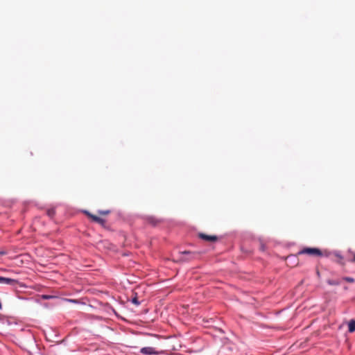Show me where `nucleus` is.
Instances as JSON below:
<instances>
[{
  "label": "nucleus",
  "mask_w": 355,
  "mask_h": 355,
  "mask_svg": "<svg viewBox=\"0 0 355 355\" xmlns=\"http://www.w3.org/2000/svg\"><path fill=\"white\" fill-rule=\"evenodd\" d=\"M334 256L337 258V262L343 264V257L338 252H334Z\"/></svg>",
  "instance_id": "obj_9"
},
{
  "label": "nucleus",
  "mask_w": 355,
  "mask_h": 355,
  "mask_svg": "<svg viewBox=\"0 0 355 355\" xmlns=\"http://www.w3.org/2000/svg\"><path fill=\"white\" fill-rule=\"evenodd\" d=\"M0 254H4V252H0Z\"/></svg>",
  "instance_id": "obj_15"
},
{
  "label": "nucleus",
  "mask_w": 355,
  "mask_h": 355,
  "mask_svg": "<svg viewBox=\"0 0 355 355\" xmlns=\"http://www.w3.org/2000/svg\"><path fill=\"white\" fill-rule=\"evenodd\" d=\"M46 213L49 217L52 218L54 216V215L55 214V211L54 209H49L47 210Z\"/></svg>",
  "instance_id": "obj_11"
},
{
  "label": "nucleus",
  "mask_w": 355,
  "mask_h": 355,
  "mask_svg": "<svg viewBox=\"0 0 355 355\" xmlns=\"http://www.w3.org/2000/svg\"><path fill=\"white\" fill-rule=\"evenodd\" d=\"M352 261L355 262V254H354V258H353Z\"/></svg>",
  "instance_id": "obj_14"
},
{
  "label": "nucleus",
  "mask_w": 355,
  "mask_h": 355,
  "mask_svg": "<svg viewBox=\"0 0 355 355\" xmlns=\"http://www.w3.org/2000/svg\"><path fill=\"white\" fill-rule=\"evenodd\" d=\"M343 280L347 282H349V283H354V279L353 277H343Z\"/></svg>",
  "instance_id": "obj_12"
},
{
  "label": "nucleus",
  "mask_w": 355,
  "mask_h": 355,
  "mask_svg": "<svg viewBox=\"0 0 355 355\" xmlns=\"http://www.w3.org/2000/svg\"><path fill=\"white\" fill-rule=\"evenodd\" d=\"M330 284H334V282H329Z\"/></svg>",
  "instance_id": "obj_16"
},
{
  "label": "nucleus",
  "mask_w": 355,
  "mask_h": 355,
  "mask_svg": "<svg viewBox=\"0 0 355 355\" xmlns=\"http://www.w3.org/2000/svg\"><path fill=\"white\" fill-rule=\"evenodd\" d=\"M140 352L141 354L146 355L158 354V352L155 349V348L151 347H143L141 349Z\"/></svg>",
  "instance_id": "obj_4"
},
{
  "label": "nucleus",
  "mask_w": 355,
  "mask_h": 355,
  "mask_svg": "<svg viewBox=\"0 0 355 355\" xmlns=\"http://www.w3.org/2000/svg\"><path fill=\"white\" fill-rule=\"evenodd\" d=\"M299 254H309L313 257H329L331 252L327 250H320L316 248H304L298 252Z\"/></svg>",
  "instance_id": "obj_1"
},
{
  "label": "nucleus",
  "mask_w": 355,
  "mask_h": 355,
  "mask_svg": "<svg viewBox=\"0 0 355 355\" xmlns=\"http://www.w3.org/2000/svg\"><path fill=\"white\" fill-rule=\"evenodd\" d=\"M198 237L207 242L215 243L218 241V237L215 235H208L205 233H199Z\"/></svg>",
  "instance_id": "obj_3"
},
{
  "label": "nucleus",
  "mask_w": 355,
  "mask_h": 355,
  "mask_svg": "<svg viewBox=\"0 0 355 355\" xmlns=\"http://www.w3.org/2000/svg\"><path fill=\"white\" fill-rule=\"evenodd\" d=\"M348 331L350 333L355 331V320H352L349 322Z\"/></svg>",
  "instance_id": "obj_8"
},
{
  "label": "nucleus",
  "mask_w": 355,
  "mask_h": 355,
  "mask_svg": "<svg viewBox=\"0 0 355 355\" xmlns=\"http://www.w3.org/2000/svg\"><path fill=\"white\" fill-rule=\"evenodd\" d=\"M330 284H334V282H329Z\"/></svg>",
  "instance_id": "obj_17"
},
{
  "label": "nucleus",
  "mask_w": 355,
  "mask_h": 355,
  "mask_svg": "<svg viewBox=\"0 0 355 355\" xmlns=\"http://www.w3.org/2000/svg\"><path fill=\"white\" fill-rule=\"evenodd\" d=\"M146 222L153 226H156L161 223V220L157 219L154 216H148L146 218Z\"/></svg>",
  "instance_id": "obj_7"
},
{
  "label": "nucleus",
  "mask_w": 355,
  "mask_h": 355,
  "mask_svg": "<svg viewBox=\"0 0 355 355\" xmlns=\"http://www.w3.org/2000/svg\"><path fill=\"white\" fill-rule=\"evenodd\" d=\"M17 281L16 279L8 278V277H0V284L14 286V285L17 284Z\"/></svg>",
  "instance_id": "obj_5"
},
{
  "label": "nucleus",
  "mask_w": 355,
  "mask_h": 355,
  "mask_svg": "<svg viewBox=\"0 0 355 355\" xmlns=\"http://www.w3.org/2000/svg\"><path fill=\"white\" fill-rule=\"evenodd\" d=\"M132 302L133 304H135V305H137V306L139 305V304H140V302H139V300H138L137 297L132 298Z\"/></svg>",
  "instance_id": "obj_13"
},
{
  "label": "nucleus",
  "mask_w": 355,
  "mask_h": 355,
  "mask_svg": "<svg viewBox=\"0 0 355 355\" xmlns=\"http://www.w3.org/2000/svg\"><path fill=\"white\" fill-rule=\"evenodd\" d=\"M181 254L182 255L187 256V257H181V260L184 261H187L191 260L192 259L194 258V257L196 255V254L192 253V252H191L189 251H184V252H182Z\"/></svg>",
  "instance_id": "obj_6"
},
{
  "label": "nucleus",
  "mask_w": 355,
  "mask_h": 355,
  "mask_svg": "<svg viewBox=\"0 0 355 355\" xmlns=\"http://www.w3.org/2000/svg\"><path fill=\"white\" fill-rule=\"evenodd\" d=\"M84 213L92 220V221L98 223L103 227L105 225L106 220L104 218L92 214L88 211H85Z\"/></svg>",
  "instance_id": "obj_2"
},
{
  "label": "nucleus",
  "mask_w": 355,
  "mask_h": 355,
  "mask_svg": "<svg viewBox=\"0 0 355 355\" xmlns=\"http://www.w3.org/2000/svg\"><path fill=\"white\" fill-rule=\"evenodd\" d=\"M111 213V211L110 209L106 210H98V214L101 216H107Z\"/></svg>",
  "instance_id": "obj_10"
}]
</instances>
